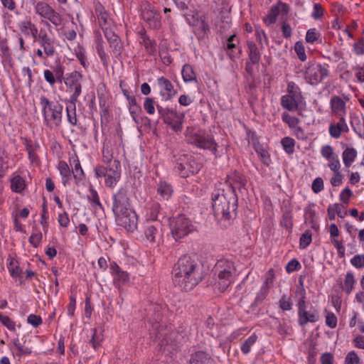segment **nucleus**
I'll use <instances>...</instances> for the list:
<instances>
[{"instance_id":"57","label":"nucleus","mask_w":364,"mask_h":364,"mask_svg":"<svg viewBox=\"0 0 364 364\" xmlns=\"http://www.w3.org/2000/svg\"><path fill=\"white\" fill-rule=\"evenodd\" d=\"M294 50L297 54L299 59L301 61H304L306 59L305 54L304 46L302 42L297 41L294 46Z\"/></svg>"},{"instance_id":"49","label":"nucleus","mask_w":364,"mask_h":364,"mask_svg":"<svg viewBox=\"0 0 364 364\" xmlns=\"http://www.w3.org/2000/svg\"><path fill=\"white\" fill-rule=\"evenodd\" d=\"M109 45L110 53L113 56L117 58L122 54L123 50V44L121 41V39L117 40V41L112 42Z\"/></svg>"},{"instance_id":"46","label":"nucleus","mask_w":364,"mask_h":364,"mask_svg":"<svg viewBox=\"0 0 364 364\" xmlns=\"http://www.w3.org/2000/svg\"><path fill=\"white\" fill-rule=\"evenodd\" d=\"M97 45L96 47L97 52L98 55H99L101 61L102 62L103 65L105 66H107L108 64V57L104 50V47L102 45V39L100 36L99 38H97Z\"/></svg>"},{"instance_id":"5","label":"nucleus","mask_w":364,"mask_h":364,"mask_svg":"<svg viewBox=\"0 0 364 364\" xmlns=\"http://www.w3.org/2000/svg\"><path fill=\"white\" fill-rule=\"evenodd\" d=\"M40 105L46 125L50 128L60 127L63 118V106L58 102H50L44 95L40 97Z\"/></svg>"},{"instance_id":"3","label":"nucleus","mask_w":364,"mask_h":364,"mask_svg":"<svg viewBox=\"0 0 364 364\" xmlns=\"http://www.w3.org/2000/svg\"><path fill=\"white\" fill-rule=\"evenodd\" d=\"M212 207L216 218L230 220L237 215L238 198L235 189L215 188L211 194Z\"/></svg>"},{"instance_id":"16","label":"nucleus","mask_w":364,"mask_h":364,"mask_svg":"<svg viewBox=\"0 0 364 364\" xmlns=\"http://www.w3.org/2000/svg\"><path fill=\"white\" fill-rule=\"evenodd\" d=\"M228 181H226L227 188L229 186L232 187L236 193V189L240 191L246 188L247 180L245 176L238 171H234L230 175L228 176Z\"/></svg>"},{"instance_id":"22","label":"nucleus","mask_w":364,"mask_h":364,"mask_svg":"<svg viewBox=\"0 0 364 364\" xmlns=\"http://www.w3.org/2000/svg\"><path fill=\"white\" fill-rule=\"evenodd\" d=\"M95 11L101 28L103 27L109 26L111 19L109 18V14L100 3H97L95 5Z\"/></svg>"},{"instance_id":"54","label":"nucleus","mask_w":364,"mask_h":364,"mask_svg":"<svg viewBox=\"0 0 364 364\" xmlns=\"http://www.w3.org/2000/svg\"><path fill=\"white\" fill-rule=\"evenodd\" d=\"M71 105L70 106H68L66 108L67 110V117L68 122L72 125H76L77 124V117H76V113H75V104L70 103Z\"/></svg>"},{"instance_id":"47","label":"nucleus","mask_w":364,"mask_h":364,"mask_svg":"<svg viewBox=\"0 0 364 364\" xmlns=\"http://www.w3.org/2000/svg\"><path fill=\"white\" fill-rule=\"evenodd\" d=\"M352 70L353 71L356 78L355 82L358 83H364V63L353 65L352 67Z\"/></svg>"},{"instance_id":"35","label":"nucleus","mask_w":364,"mask_h":364,"mask_svg":"<svg viewBox=\"0 0 364 364\" xmlns=\"http://www.w3.org/2000/svg\"><path fill=\"white\" fill-rule=\"evenodd\" d=\"M156 109L159 114L160 117L166 124H168V123H170L171 118H173V117L177 112L176 110L173 109L164 108L159 105H156Z\"/></svg>"},{"instance_id":"19","label":"nucleus","mask_w":364,"mask_h":364,"mask_svg":"<svg viewBox=\"0 0 364 364\" xmlns=\"http://www.w3.org/2000/svg\"><path fill=\"white\" fill-rule=\"evenodd\" d=\"M318 327L316 328V333H314L310 338L306 341L309 346V364H316L317 356V338L318 337V332H317Z\"/></svg>"},{"instance_id":"40","label":"nucleus","mask_w":364,"mask_h":364,"mask_svg":"<svg viewBox=\"0 0 364 364\" xmlns=\"http://www.w3.org/2000/svg\"><path fill=\"white\" fill-rule=\"evenodd\" d=\"M141 38L142 40L141 43L144 44L146 50L149 53H152L155 51L156 41L154 40H151L149 37L146 35V31L145 29H143L139 33Z\"/></svg>"},{"instance_id":"2","label":"nucleus","mask_w":364,"mask_h":364,"mask_svg":"<svg viewBox=\"0 0 364 364\" xmlns=\"http://www.w3.org/2000/svg\"><path fill=\"white\" fill-rule=\"evenodd\" d=\"M112 212L118 225L134 232L137 228L138 217L131 208L127 187H121L112 196Z\"/></svg>"},{"instance_id":"34","label":"nucleus","mask_w":364,"mask_h":364,"mask_svg":"<svg viewBox=\"0 0 364 364\" xmlns=\"http://www.w3.org/2000/svg\"><path fill=\"white\" fill-rule=\"evenodd\" d=\"M357 157V151L353 147H347L342 154L344 165L349 167L355 161Z\"/></svg>"},{"instance_id":"51","label":"nucleus","mask_w":364,"mask_h":364,"mask_svg":"<svg viewBox=\"0 0 364 364\" xmlns=\"http://www.w3.org/2000/svg\"><path fill=\"white\" fill-rule=\"evenodd\" d=\"M279 14V7L272 6L269 14L264 18V22L269 24L274 23Z\"/></svg>"},{"instance_id":"11","label":"nucleus","mask_w":364,"mask_h":364,"mask_svg":"<svg viewBox=\"0 0 364 364\" xmlns=\"http://www.w3.org/2000/svg\"><path fill=\"white\" fill-rule=\"evenodd\" d=\"M189 143L196 146L210 151L213 154H217V143L210 135L196 133L189 137Z\"/></svg>"},{"instance_id":"10","label":"nucleus","mask_w":364,"mask_h":364,"mask_svg":"<svg viewBox=\"0 0 364 364\" xmlns=\"http://www.w3.org/2000/svg\"><path fill=\"white\" fill-rule=\"evenodd\" d=\"M174 265L176 266L178 269L181 268L182 271H186L188 273L194 274V276L196 275L203 279L205 276V272L203 264L190 255H183Z\"/></svg>"},{"instance_id":"24","label":"nucleus","mask_w":364,"mask_h":364,"mask_svg":"<svg viewBox=\"0 0 364 364\" xmlns=\"http://www.w3.org/2000/svg\"><path fill=\"white\" fill-rule=\"evenodd\" d=\"M161 225L156 222L154 225H149L144 230L146 238L151 242H155L161 236Z\"/></svg>"},{"instance_id":"14","label":"nucleus","mask_w":364,"mask_h":364,"mask_svg":"<svg viewBox=\"0 0 364 364\" xmlns=\"http://www.w3.org/2000/svg\"><path fill=\"white\" fill-rule=\"evenodd\" d=\"M321 156L328 161V166L331 170H337L341 168L338 155L335 153L333 146L326 144L321 148Z\"/></svg>"},{"instance_id":"9","label":"nucleus","mask_w":364,"mask_h":364,"mask_svg":"<svg viewBox=\"0 0 364 364\" xmlns=\"http://www.w3.org/2000/svg\"><path fill=\"white\" fill-rule=\"evenodd\" d=\"M141 17L150 29L159 30L161 27V16L156 8L149 3L141 6Z\"/></svg>"},{"instance_id":"1","label":"nucleus","mask_w":364,"mask_h":364,"mask_svg":"<svg viewBox=\"0 0 364 364\" xmlns=\"http://www.w3.org/2000/svg\"><path fill=\"white\" fill-rule=\"evenodd\" d=\"M162 308L160 305L153 304L150 311V318L153 327L156 329V338L158 341V350L166 356L172 357L178 350V343L184 338L178 331L171 329V326L159 324L162 320Z\"/></svg>"},{"instance_id":"53","label":"nucleus","mask_w":364,"mask_h":364,"mask_svg":"<svg viewBox=\"0 0 364 364\" xmlns=\"http://www.w3.org/2000/svg\"><path fill=\"white\" fill-rule=\"evenodd\" d=\"M14 345L18 350L16 355L18 356H25L28 355L32 353V350L30 348L22 346L18 339L14 341Z\"/></svg>"},{"instance_id":"45","label":"nucleus","mask_w":364,"mask_h":364,"mask_svg":"<svg viewBox=\"0 0 364 364\" xmlns=\"http://www.w3.org/2000/svg\"><path fill=\"white\" fill-rule=\"evenodd\" d=\"M257 340V336L255 333L252 334L241 345L242 353L245 355L248 354L251 350V347L256 343Z\"/></svg>"},{"instance_id":"39","label":"nucleus","mask_w":364,"mask_h":364,"mask_svg":"<svg viewBox=\"0 0 364 364\" xmlns=\"http://www.w3.org/2000/svg\"><path fill=\"white\" fill-rule=\"evenodd\" d=\"M26 187L25 180L19 175L11 180V188L15 193H21Z\"/></svg>"},{"instance_id":"12","label":"nucleus","mask_w":364,"mask_h":364,"mask_svg":"<svg viewBox=\"0 0 364 364\" xmlns=\"http://www.w3.org/2000/svg\"><path fill=\"white\" fill-rule=\"evenodd\" d=\"M82 77V76L80 73L74 71L65 78V85L71 90H74L70 98V103L75 104L81 93L82 86L80 80Z\"/></svg>"},{"instance_id":"56","label":"nucleus","mask_w":364,"mask_h":364,"mask_svg":"<svg viewBox=\"0 0 364 364\" xmlns=\"http://www.w3.org/2000/svg\"><path fill=\"white\" fill-rule=\"evenodd\" d=\"M46 19L49 20L55 26L61 25L63 21V18L60 14L55 11L54 9L51 11Z\"/></svg>"},{"instance_id":"23","label":"nucleus","mask_w":364,"mask_h":364,"mask_svg":"<svg viewBox=\"0 0 364 364\" xmlns=\"http://www.w3.org/2000/svg\"><path fill=\"white\" fill-rule=\"evenodd\" d=\"M195 26L196 27V33L198 39L204 38L210 33V26L205 21V16L197 17Z\"/></svg>"},{"instance_id":"27","label":"nucleus","mask_w":364,"mask_h":364,"mask_svg":"<svg viewBox=\"0 0 364 364\" xmlns=\"http://www.w3.org/2000/svg\"><path fill=\"white\" fill-rule=\"evenodd\" d=\"M90 194L87 195V199L90 202L91 207L94 210L95 212H97L99 210L105 211V208L102 204L100 202V196L96 190H95L92 186L89 189Z\"/></svg>"},{"instance_id":"6","label":"nucleus","mask_w":364,"mask_h":364,"mask_svg":"<svg viewBox=\"0 0 364 364\" xmlns=\"http://www.w3.org/2000/svg\"><path fill=\"white\" fill-rule=\"evenodd\" d=\"M174 169L183 178L198 173L203 166L202 164L196 161L190 154H181L174 156Z\"/></svg>"},{"instance_id":"31","label":"nucleus","mask_w":364,"mask_h":364,"mask_svg":"<svg viewBox=\"0 0 364 364\" xmlns=\"http://www.w3.org/2000/svg\"><path fill=\"white\" fill-rule=\"evenodd\" d=\"M249 61L254 64H258L261 58V54L257 45L252 41H247Z\"/></svg>"},{"instance_id":"4","label":"nucleus","mask_w":364,"mask_h":364,"mask_svg":"<svg viewBox=\"0 0 364 364\" xmlns=\"http://www.w3.org/2000/svg\"><path fill=\"white\" fill-rule=\"evenodd\" d=\"M214 272L218 277V287L220 292H223L234 281V275L236 272L235 264L228 259H220L217 261L214 267Z\"/></svg>"},{"instance_id":"60","label":"nucleus","mask_w":364,"mask_h":364,"mask_svg":"<svg viewBox=\"0 0 364 364\" xmlns=\"http://www.w3.org/2000/svg\"><path fill=\"white\" fill-rule=\"evenodd\" d=\"M144 108L149 114L155 112L154 100L151 97H146L144 102Z\"/></svg>"},{"instance_id":"25","label":"nucleus","mask_w":364,"mask_h":364,"mask_svg":"<svg viewBox=\"0 0 364 364\" xmlns=\"http://www.w3.org/2000/svg\"><path fill=\"white\" fill-rule=\"evenodd\" d=\"M305 80L312 86H316L318 84V65H311L306 68Z\"/></svg>"},{"instance_id":"26","label":"nucleus","mask_w":364,"mask_h":364,"mask_svg":"<svg viewBox=\"0 0 364 364\" xmlns=\"http://www.w3.org/2000/svg\"><path fill=\"white\" fill-rule=\"evenodd\" d=\"M70 164L71 166L73 164L74 165V168L71 171L73 175L75 183L77 186H78L80 183L85 181V173L77 156L73 159V164L70 162Z\"/></svg>"},{"instance_id":"52","label":"nucleus","mask_w":364,"mask_h":364,"mask_svg":"<svg viewBox=\"0 0 364 364\" xmlns=\"http://www.w3.org/2000/svg\"><path fill=\"white\" fill-rule=\"evenodd\" d=\"M324 313L326 314L325 315L326 325L331 328H336L337 326V322H338V319H337V317L336 316V315L333 312L328 311L326 310H325Z\"/></svg>"},{"instance_id":"55","label":"nucleus","mask_w":364,"mask_h":364,"mask_svg":"<svg viewBox=\"0 0 364 364\" xmlns=\"http://www.w3.org/2000/svg\"><path fill=\"white\" fill-rule=\"evenodd\" d=\"M311 242V233L309 230H306L300 237L299 247L301 249L306 248Z\"/></svg>"},{"instance_id":"59","label":"nucleus","mask_w":364,"mask_h":364,"mask_svg":"<svg viewBox=\"0 0 364 364\" xmlns=\"http://www.w3.org/2000/svg\"><path fill=\"white\" fill-rule=\"evenodd\" d=\"M351 264L357 269L364 267V255H356L350 259Z\"/></svg>"},{"instance_id":"61","label":"nucleus","mask_w":364,"mask_h":364,"mask_svg":"<svg viewBox=\"0 0 364 364\" xmlns=\"http://www.w3.org/2000/svg\"><path fill=\"white\" fill-rule=\"evenodd\" d=\"M269 290V289H267V287H261L259 292L257 294V296H256V298L255 299V302L254 303L255 304H261L265 299L267 296L268 295Z\"/></svg>"},{"instance_id":"58","label":"nucleus","mask_w":364,"mask_h":364,"mask_svg":"<svg viewBox=\"0 0 364 364\" xmlns=\"http://www.w3.org/2000/svg\"><path fill=\"white\" fill-rule=\"evenodd\" d=\"M360 358L354 350L348 352L345 358V364H358Z\"/></svg>"},{"instance_id":"7","label":"nucleus","mask_w":364,"mask_h":364,"mask_svg":"<svg viewBox=\"0 0 364 364\" xmlns=\"http://www.w3.org/2000/svg\"><path fill=\"white\" fill-rule=\"evenodd\" d=\"M171 232L175 240H178L195 230L192 221L181 214L169 219Z\"/></svg>"},{"instance_id":"43","label":"nucleus","mask_w":364,"mask_h":364,"mask_svg":"<svg viewBox=\"0 0 364 364\" xmlns=\"http://www.w3.org/2000/svg\"><path fill=\"white\" fill-rule=\"evenodd\" d=\"M127 101L129 102V110L130 114L133 117V119L136 121V116L139 114L141 112V106L136 102V100L135 97H127Z\"/></svg>"},{"instance_id":"62","label":"nucleus","mask_w":364,"mask_h":364,"mask_svg":"<svg viewBox=\"0 0 364 364\" xmlns=\"http://www.w3.org/2000/svg\"><path fill=\"white\" fill-rule=\"evenodd\" d=\"M353 51L357 55H364V38H360L353 45Z\"/></svg>"},{"instance_id":"48","label":"nucleus","mask_w":364,"mask_h":364,"mask_svg":"<svg viewBox=\"0 0 364 364\" xmlns=\"http://www.w3.org/2000/svg\"><path fill=\"white\" fill-rule=\"evenodd\" d=\"M281 143L284 151L287 154H291L294 153L295 146V141L294 139L287 136L282 139Z\"/></svg>"},{"instance_id":"29","label":"nucleus","mask_w":364,"mask_h":364,"mask_svg":"<svg viewBox=\"0 0 364 364\" xmlns=\"http://www.w3.org/2000/svg\"><path fill=\"white\" fill-rule=\"evenodd\" d=\"M58 169L62 176V183L64 186L70 184L72 178V171L65 161H60L58 164Z\"/></svg>"},{"instance_id":"33","label":"nucleus","mask_w":364,"mask_h":364,"mask_svg":"<svg viewBox=\"0 0 364 364\" xmlns=\"http://www.w3.org/2000/svg\"><path fill=\"white\" fill-rule=\"evenodd\" d=\"M345 102L338 96L333 97L331 100L332 112L338 115L345 114Z\"/></svg>"},{"instance_id":"15","label":"nucleus","mask_w":364,"mask_h":364,"mask_svg":"<svg viewBox=\"0 0 364 364\" xmlns=\"http://www.w3.org/2000/svg\"><path fill=\"white\" fill-rule=\"evenodd\" d=\"M159 86L161 87L160 95L166 101L171 100L177 93L173 88V84L169 80L164 77H160L157 79Z\"/></svg>"},{"instance_id":"44","label":"nucleus","mask_w":364,"mask_h":364,"mask_svg":"<svg viewBox=\"0 0 364 364\" xmlns=\"http://www.w3.org/2000/svg\"><path fill=\"white\" fill-rule=\"evenodd\" d=\"M355 284V278L353 272H348L345 276L344 284L343 287V291L349 294L353 289Z\"/></svg>"},{"instance_id":"64","label":"nucleus","mask_w":364,"mask_h":364,"mask_svg":"<svg viewBox=\"0 0 364 364\" xmlns=\"http://www.w3.org/2000/svg\"><path fill=\"white\" fill-rule=\"evenodd\" d=\"M27 321L35 328L38 327L43 322L41 317L36 314H30L27 318Z\"/></svg>"},{"instance_id":"32","label":"nucleus","mask_w":364,"mask_h":364,"mask_svg":"<svg viewBox=\"0 0 364 364\" xmlns=\"http://www.w3.org/2000/svg\"><path fill=\"white\" fill-rule=\"evenodd\" d=\"M161 218H164V214L162 213L161 205L159 203L154 202L149 208V219L160 223Z\"/></svg>"},{"instance_id":"17","label":"nucleus","mask_w":364,"mask_h":364,"mask_svg":"<svg viewBox=\"0 0 364 364\" xmlns=\"http://www.w3.org/2000/svg\"><path fill=\"white\" fill-rule=\"evenodd\" d=\"M348 131V126L343 117L337 123H331L328 128L329 134L333 139H339L342 133H347Z\"/></svg>"},{"instance_id":"21","label":"nucleus","mask_w":364,"mask_h":364,"mask_svg":"<svg viewBox=\"0 0 364 364\" xmlns=\"http://www.w3.org/2000/svg\"><path fill=\"white\" fill-rule=\"evenodd\" d=\"M189 364H213V359L209 353L198 350L191 354Z\"/></svg>"},{"instance_id":"18","label":"nucleus","mask_w":364,"mask_h":364,"mask_svg":"<svg viewBox=\"0 0 364 364\" xmlns=\"http://www.w3.org/2000/svg\"><path fill=\"white\" fill-rule=\"evenodd\" d=\"M38 43L43 48L44 53L48 56H52L55 53L53 42L44 29H41L38 34Z\"/></svg>"},{"instance_id":"42","label":"nucleus","mask_w":364,"mask_h":364,"mask_svg":"<svg viewBox=\"0 0 364 364\" xmlns=\"http://www.w3.org/2000/svg\"><path fill=\"white\" fill-rule=\"evenodd\" d=\"M314 204L309 205L305 210V222L311 225L312 228H316V213L314 210H312L311 207H314Z\"/></svg>"},{"instance_id":"63","label":"nucleus","mask_w":364,"mask_h":364,"mask_svg":"<svg viewBox=\"0 0 364 364\" xmlns=\"http://www.w3.org/2000/svg\"><path fill=\"white\" fill-rule=\"evenodd\" d=\"M282 226L287 229H291L292 227L291 215L289 212H285L282 215L281 220Z\"/></svg>"},{"instance_id":"13","label":"nucleus","mask_w":364,"mask_h":364,"mask_svg":"<svg viewBox=\"0 0 364 364\" xmlns=\"http://www.w3.org/2000/svg\"><path fill=\"white\" fill-rule=\"evenodd\" d=\"M299 294L301 295V299L298 302V315H299V323L300 326H304L308 322H316V316L313 313L306 311L305 306V301L304 296V289L301 288L299 290L296 291V294Z\"/></svg>"},{"instance_id":"36","label":"nucleus","mask_w":364,"mask_h":364,"mask_svg":"<svg viewBox=\"0 0 364 364\" xmlns=\"http://www.w3.org/2000/svg\"><path fill=\"white\" fill-rule=\"evenodd\" d=\"M184 114L176 112L175 115L171 118L170 123L167 125L171 127V129L176 132H181L183 129V122L184 120Z\"/></svg>"},{"instance_id":"38","label":"nucleus","mask_w":364,"mask_h":364,"mask_svg":"<svg viewBox=\"0 0 364 364\" xmlns=\"http://www.w3.org/2000/svg\"><path fill=\"white\" fill-rule=\"evenodd\" d=\"M181 75L183 77V80L185 82H189L197 80L196 73L192 66L189 64H185L183 66Z\"/></svg>"},{"instance_id":"41","label":"nucleus","mask_w":364,"mask_h":364,"mask_svg":"<svg viewBox=\"0 0 364 364\" xmlns=\"http://www.w3.org/2000/svg\"><path fill=\"white\" fill-rule=\"evenodd\" d=\"M53 9L44 1H39L36 4L35 10L36 14L41 17L46 18Z\"/></svg>"},{"instance_id":"28","label":"nucleus","mask_w":364,"mask_h":364,"mask_svg":"<svg viewBox=\"0 0 364 364\" xmlns=\"http://www.w3.org/2000/svg\"><path fill=\"white\" fill-rule=\"evenodd\" d=\"M281 105L289 111H295L298 108V102L296 94L286 95L281 98Z\"/></svg>"},{"instance_id":"30","label":"nucleus","mask_w":364,"mask_h":364,"mask_svg":"<svg viewBox=\"0 0 364 364\" xmlns=\"http://www.w3.org/2000/svg\"><path fill=\"white\" fill-rule=\"evenodd\" d=\"M8 261L7 267L11 276L16 279L22 278L23 271L17 264H15L18 262L15 261V259L11 256L9 257Z\"/></svg>"},{"instance_id":"8","label":"nucleus","mask_w":364,"mask_h":364,"mask_svg":"<svg viewBox=\"0 0 364 364\" xmlns=\"http://www.w3.org/2000/svg\"><path fill=\"white\" fill-rule=\"evenodd\" d=\"M172 274L173 284L185 291L193 289L203 279V278L194 276L186 271H182V269H178L175 265L172 270Z\"/></svg>"},{"instance_id":"37","label":"nucleus","mask_w":364,"mask_h":364,"mask_svg":"<svg viewBox=\"0 0 364 364\" xmlns=\"http://www.w3.org/2000/svg\"><path fill=\"white\" fill-rule=\"evenodd\" d=\"M157 193L164 199L168 200L172 195L173 189L170 184L165 181H160L157 186Z\"/></svg>"},{"instance_id":"20","label":"nucleus","mask_w":364,"mask_h":364,"mask_svg":"<svg viewBox=\"0 0 364 364\" xmlns=\"http://www.w3.org/2000/svg\"><path fill=\"white\" fill-rule=\"evenodd\" d=\"M114 168H112L109 170V173L106 175L105 184L107 187L113 188L120 178V164L118 161H114Z\"/></svg>"},{"instance_id":"50","label":"nucleus","mask_w":364,"mask_h":364,"mask_svg":"<svg viewBox=\"0 0 364 364\" xmlns=\"http://www.w3.org/2000/svg\"><path fill=\"white\" fill-rule=\"evenodd\" d=\"M7 153L4 149L0 148V178L3 177L8 168L7 161Z\"/></svg>"}]
</instances>
